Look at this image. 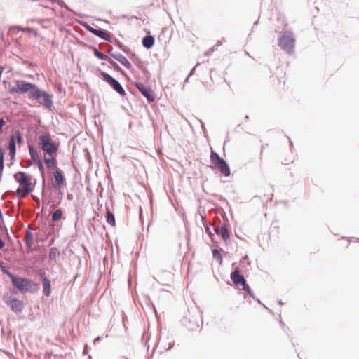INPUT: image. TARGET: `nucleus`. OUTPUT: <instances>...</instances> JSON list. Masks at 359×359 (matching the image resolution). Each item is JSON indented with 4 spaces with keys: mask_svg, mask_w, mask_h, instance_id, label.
Segmentation results:
<instances>
[{
    "mask_svg": "<svg viewBox=\"0 0 359 359\" xmlns=\"http://www.w3.org/2000/svg\"><path fill=\"white\" fill-rule=\"evenodd\" d=\"M0 270L11 280L13 287L21 294H35L40 289V284L27 277H22L11 272L0 260Z\"/></svg>",
    "mask_w": 359,
    "mask_h": 359,
    "instance_id": "obj_1",
    "label": "nucleus"
},
{
    "mask_svg": "<svg viewBox=\"0 0 359 359\" xmlns=\"http://www.w3.org/2000/svg\"><path fill=\"white\" fill-rule=\"evenodd\" d=\"M30 100H35L36 103L44 106L46 109L52 110L53 107V95L48 91L40 88L37 85L35 86L32 94L28 95Z\"/></svg>",
    "mask_w": 359,
    "mask_h": 359,
    "instance_id": "obj_2",
    "label": "nucleus"
},
{
    "mask_svg": "<svg viewBox=\"0 0 359 359\" xmlns=\"http://www.w3.org/2000/svg\"><path fill=\"white\" fill-rule=\"evenodd\" d=\"M39 147L43 151L44 156H57L59 143H54L49 133L43 134L39 138Z\"/></svg>",
    "mask_w": 359,
    "mask_h": 359,
    "instance_id": "obj_3",
    "label": "nucleus"
},
{
    "mask_svg": "<svg viewBox=\"0 0 359 359\" xmlns=\"http://www.w3.org/2000/svg\"><path fill=\"white\" fill-rule=\"evenodd\" d=\"M199 320L201 324L203 323L201 314L197 311H190L187 310V312L184 316L180 320L182 326L186 327L189 331H195L199 327Z\"/></svg>",
    "mask_w": 359,
    "mask_h": 359,
    "instance_id": "obj_4",
    "label": "nucleus"
},
{
    "mask_svg": "<svg viewBox=\"0 0 359 359\" xmlns=\"http://www.w3.org/2000/svg\"><path fill=\"white\" fill-rule=\"evenodd\" d=\"M210 159L213 165H208V168L211 170L219 169L224 177H229L231 175V169L228 162L212 149L210 152Z\"/></svg>",
    "mask_w": 359,
    "mask_h": 359,
    "instance_id": "obj_5",
    "label": "nucleus"
},
{
    "mask_svg": "<svg viewBox=\"0 0 359 359\" xmlns=\"http://www.w3.org/2000/svg\"><path fill=\"white\" fill-rule=\"evenodd\" d=\"M278 44L280 48L288 54H292L294 50L295 39L290 31H284L278 39Z\"/></svg>",
    "mask_w": 359,
    "mask_h": 359,
    "instance_id": "obj_6",
    "label": "nucleus"
},
{
    "mask_svg": "<svg viewBox=\"0 0 359 359\" xmlns=\"http://www.w3.org/2000/svg\"><path fill=\"white\" fill-rule=\"evenodd\" d=\"M36 84L25 80H15V85L10 88L8 93L10 94L24 95L32 94Z\"/></svg>",
    "mask_w": 359,
    "mask_h": 359,
    "instance_id": "obj_7",
    "label": "nucleus"
},
{
    "mask_svg": "<svg viewBox=\"0 0 359 359\" xmlns=\"http://www.w3.org/2000/svg\"><path fill=\"white\" fill-rule=\"evenodd\" d=\"M99 76L102 81L109 85L110 87L121 97H124L126 95V91L121 83L115 78L111 76L109 74L100 69Z\"/></svg>",
    "mask_w": 359,
    "mask_h": 359,
    "instance_id": "obj_8",
    "label": "nucleus"
},
{
    "mask_svg": "<svg viewBox=\"0 0 359 359\" xmlns=\"http://www.w3.org/2000/svg\"><path fill=\"white\" fill-rule=\"evenodd\" d=\"M82 25L85 27V29L89 32L90 33L94 34L98 38L107 41L108 42L112 43L114 39V35L109 32L100 28L99 27H93L90 26L88 22H83Z\"/></svg>",
    "mask_w": 359,
    "mask_h": 359,
    "instance_id": "obj_9",
    "label": "nucleus"
},
{
    "mask_svg": "<svg viewBox=\"0 0 359 359\" xmlns=\"http://www.w3.org/2000/svg\"><path fill=\"white\" fill-rule=\"evenodd\" d=\"M230 278L237 289L244 290L248 288L249 285L244 276L240 273L238 267L231 273Z\"/></svg>",
    "mask_w": 359,
    "mask_h": 359,
    "instance_id": "obj_10",
    "label": "nucleus"
},
{
    "mask_svg": "<svg viewBox=\"0 0 359 359\" xmlns=\"http://www.w3.org/2000/svg\"><path fill=\"white\" fill-rule=\"evenodd\" d=\"M133 85L138 89L140 93L147 99L149 103L154 102L156 96L154 90L150 86H144L141 81H137Z\"/></svg>",
    "mask_w": 359,
    "mask_h": 359,
    "instance_id": "obj_11",
    "label": "nucleus"
},
{
    "mask_svg": "<svg viewBox=\"0 0 359 359\" xmlns=\"http://www.w3.org/2000/svg\"><path fill=\"white\" fill-rule=\"evenodd\" d=\"M37 276H39L42 287H43V294L49 297L51 294V281L50 278L47 276L46 272L43 269H38L36 271Z\"/></svg>",
    "mask_w": 359,
    "mask_h": 359,
    "instance_id": "obj_12",
    "label": "nucleus"
},
{
    "mask_svg": "<svg viewBox=\"0 0 359 359\" xmlns=\"http://www.w3.org/2000/svg\"><path fill=\"white\" fill-rule=\"evenodd\" d=\"M53 177L55 180L53 184V189L58 190L67 186V181L64 172L59 168H56L53 172Z\"/></svg>",
    "mask_w": 359,
    "mask_h": 359,
    "instance_id": "obj_13",
    "label": "nucleus"
},
{
    "mask_svg": "<svg viewBox=\"0 0 359 359\" xmlns=\"http://www.w3.org/2000/svg\"><path fill=\"white\" fill-rule=\"evenodd\" d=\"M4 302L16 314L21 313L25 308L24 302L18 298H13L10 300L4 301Z\"/></svg>",
    "mask_w": 359,
    "mask_h": 359,
    "instance_id": "obj_14",
    "label": "nucleus"
},
{
    "mask_svg": "<svg viewBox=\"0 0 359 359\" xmlns=\"http://www.w3.org/2000/svg\"><path fill=\"white\" fill-rule=\"evenodd\" d=\"M13 178L17 183L22 184L24 188H26V184H32V180H33V177L23 171H19L15 173Z\"/></svg>",
    "mask_w": 359,
    "mask_h": 359,
    "instance_id": "obj_15",
    "label": "nucleus"
},
{
    "mask_svg": "<svg viewBox=\"0 0 359 359\" xmlns=\"http://www.w3.org/2000/svg\"><path fill=\"white\" fill-rule=\"evenodd\" d=\"M36 181V179H34V184H26V188H24V187H18L16 189V194L18 197L22 198L32 193L35 188Z\"/></svg>",
    "mask_w": 359,
    "mask_h": 359,
    "instance_id": "obj_16",
    "label": "nucleus"
},
{
    "mask_svg": "<svg viewBox=\"0 0 359 359\" xmlns=\"http://www.w3.org/2000/svg\"><path fill=\"white\" fill-rule=\"evenodd\" d=\"M109 56L113 59L118 61L120 64H121L123 67H125L128 69H130L132 68V65L129 62V60L122 54L119 53H109Z\"/></svg>",
    "mask_w": 359,
    "mask_h": 359,
    "instance_id": "obj_17",
    "label": "nucleus"
},
{
    "mask_svg": "<svg viewBox=\"0 0 359 359\" xmlns=\"http://www.w3.org/2000/svg\"><path fill=\"white\" fill-rule=\"evenodd\" d=\"M7 149L9 151L11 164H13L15 161L16 154L15 139L14 137H9L8 142L7 143Z\"/></svg>",
    "mask_w": 359,
    "mask_h": 359,
    "instance_id": "obj_18",
    "label": "nucleus"
},
{
    "mask_svg": "<svg viewBox=\"0 0 359 359\" xmlns=\"http://www.w3.org/2000/svg\"><path fill=\"white\" fill-rule=\"evenodd\" d=\"M155 43V38L151 34H148L142 37V45L144 48L147 50L151 49Z\"/></svg>",
    "mask_w": 359,
    "mask_h": 359,
    "instance_id": "obj_19",
    "label": "nucleus"
},
{
    "mask_svg": "<svg viewBox=\"0 0 359 359\" xmlns=\"http://www.w3.org/2000/svg\"><path fill=\"white\" fill-rule=\"evenodd\" d=\"M106 209V220L107 222L112 227L116 226V219L114 212L109 208L107 203L105 205Z\"/></svg>",
    "mask_w": 359,
    "mask_h": 359,
    "instance_id": "obj_20",
    "label": "nucleus"
},
{
    "mask_svg": "<svg viewBox=\"0 0 359 359\" xmlns=\"http://www.w3.org/2000/svg\"><path fill=\"white\" fill-rule=\"evenodd\" d=\"M218 232H219V233L217 236H220L223 239L224 243L226 245H227L228 242L230 240V233L224 224H223L220 226L219 231H218Z\"/></svg>",
    "mask_w": 359,
    "mask_h": 359,
    "instance_id": "obj_21",
    "label": "nucleus"
},
{
    "mask_svg": "<svg viewBox=\"0 0 359 359\" xmlns=\"http://www.w3.org/2000/svg\"><path fill=\"white\" fill-rule=\"evenodd\" d=\"M34 236L29 226L26 229V238L25 243L27 248H31L34 245Z\"/></svg>",
    "mask_w": 359,
    "mask_h": 359,
    "instance_id": "obj_22",
    "label": "nucleus"
},
{
    "mask_svg": "<svg viewBox=\"0 0 359 359\" xmlns=\"http://www.w3.org/2000/svg\"><path fill=\"white\" fill-rule=\"evenodd\" d=\"M222 250H222V248L212 249V257L217 262H218V263L219 264H222V262H223V258H222V253H221Z\"/></svg>",
    "mask_w": 359,
    "mask_h": 359,
    "instance_id": "obj_23",
    "label": "nucleus"
},
{
    "mask_svg": "<svg viewBox=\"0 0 359 359\" xmlns=\"http://www.w3.org/2000/svg\"><path fill=\"white\" fill-rule=\"evenodd\" d=\"M44 161L48 168H54L57 165V156H44Z\"/></svg>",
    "mask_w": 359,
    "mask_h": 359,
    "instance_id": "obj_24",
    "label": "nucleus"
},
{
    "mask_svg": "<svg viewBox=\"0 0 359 359\" xmlns=\"http://www.w3.org/2000/svg\"><path fill=\"white\" fill-rule=\"evenodd\" d=\"M18 290L17 289H15L14 287L13 289H11L10 290V292H6L3 295V301H6V300H10L11 299H13V298H18L17 297V294H18Z\"/></svg>",
    "mask_w": 359,
    "mask_h": 359,
    "instance_id": "obj_25",
    "label": "nucleus"
},
{
    "mask_svg": "<svg viewBox=\"0 0 359 359\" xmlns=\"http://www.w3.org/2000/svg\"><path fill=\"white\" fill-rule=\"evenodd\" d=\"M130 60L137 65L140 69L141 67L146 66L145 62L142 60L136 54H133L132 57H130Z\"/></svg>",
    "mask_w": 359,
    "mask_h": 359,
    "instance_id": "obj_26",
    "label": "nucleus"
},
{
    "mask_svg": "<svg viewBox=\"0 0 359 359\" xmlns=\"http://www.w3.org/2000/svg\"><path fill=\"white\" fill-rule=\"evenodd\" d=\"M10 137H14L15 139V144H22L23 142V136L21 132L18 130H15L13 134H12Z\"/></svg>",
    "mask_w": 359,
    "mask_h": 359,
    "instance_id": "obj_27",
    "label": "nucleus"
},
{
    "mask_svg": "<svg viewBox=\"0 0 359 359\" xmlns=\"http://www.w3.org/2000/svg\"><path fill=\"white\" fill-rule=\"evenodd\" d=\"M42 177L45 175V168L41 158L34 161Z\"/></svg>",
    "mask_w": 359,
    "mask_h": 359,
    "instance_id": "obj_28",
    "label": "nucleus"
},
{
    "mask_svg": "<svg viewBox=\"0 0 359 359\" xmlns=\"http://www.w3.org/2000/svg\"><path fill=\"white\" fill-rule=\"evenodd\" d=\"M93 51L94 55L99 60L107 61L108 60V57L99 51V50L96 47H93Z\"/></svg>",
    "mask_w": 359,
    "mask_h": 359,
    "instance_id": "obj_29",
    "label": "nucleus"
},
{
    "mask_svg": "<svg viewBox=\"0 0 359 359\" xmlns=\"http://www.w3.org/2000/svg\"><path fill=\"white\" fill-rule=\"evenodd\" d=\"M107 62L109 64L110 67H112L114 69V70L116 71V72H123V69L121 67V66L117 62H116L114 60H113L112 59L108 58Z\"/></svg>",
    "mask_w": 359,
    "mask_h": 359,
    "instance_id": "obj_30",
    "label": "nucleus"
},
{
    "mask_svg": "<svg viewBox=\"0 0 359 359\" xmlns=\"http://www.w3.org/2000/svg\"><path fill=\"white\" fill-rule=\"evenodd\" d=\"M57 255H59L58 249L56 247L50 248L48 255L49 259L55 260Z\"/></svg>",
    "mask_w": 359,
    "mask_h": 359,
    "instance_id": "obj_31",
    "label": "nucleus"
},
{
    "mask_svg": "<svg viewBox=\"0 0 359 359\" xmlns=\"http://www.w3.org/2000/svg\"><path fill=\"white\" fill-rule=\"evenodd\" d=\"M62 210L61 209H57L55 210V212L53 213L51 219L53 222H57L59 221L62 217Z\"/></svg>",
    "mask_w": 359,
    "mask_h": 359,
    "instance_id": "obj_32",
    "label": "nucleus"
},
{
    "mask_svg": "<svg viewBox=\"0 0 359 359\" xmlns=\"http://www.w3.org/2000/svg\"><path fill=\"white\" fill-rule=\"evenodd\" d=\"M203 226H204L205 233L207 235H208L209 238H212V237H215V234L212 232V230H211V227L212 226L213 227V224H212V223L205 224L203 222Z\"/></svg>",
    "mask_w": 359,
    "mask_h": 359,
    "instance_id": "obj_33",
    "label": "nucleus"
},
{
    "mask_svg": "<svg viewBox=\"0 0 359 359\" xmlns=\"http://www.w3.org/2000/svg\"><path fill=\"white\" fill-rule=\"evenodd\" d=\"M29 153L34 161H36V159L41 158L38 152L33 147H29Z\"/></svg>",
    "mask_w": 359,
    "mask_h": 359,
    "instance_id": "obj_34",
    "label": "nucleus"
},
{
    "mask_svg": "<svg viewBox=\"0 0 359 359\" xmlns=\"http://www.w3.org/2000/svg\"><path fill=\"white\" fill-rule=\"evenodd\" d=\"M54 87H55V90L56 92L62 93L63 96H65L66 95V91H65V88L62 87V83H55Z\"/></svg>",
    "mask_w": 359,
    "mask_h": 359,
    "instance_id": "obj_35",
    "label": "nucleus"
},
{
    "mask_svg": "<svg viewBox=\"0 0 359 359\" xmlns=\"http://www.w3.org/2000/svg\"><path fill=\"white\" fill-rule=\"evenodd\" d=\"M140 70L141 72H142V74H144V76L146 77L147 79H149L150 77H151V73L149 72V71L147 69L146 66L144 67H140Z\"/></svg>",
    "mask_w": 359,
    "mask_h": 359,
    "instance_id": "obj_36",
    "label": "nucleus"
},
{
    "mask_svg": "<svg viewBox=\"0 0 359 359\" xmlns=\"http://www.w3.org/2000/svg\"><path fill=\"white\" fill-rule=\"evenodd\" d=\"M121 50L125 53L130 58L132 57L133 54H135V53L132 52V50L127 46H124L123 48H121Z\"/></svg>",
    "mask_w": 359,
    "mask_h": 359,
    "instance_id": "obj_37",
    "label": "nucleus"
},
{
    "mask_svg": "<svg viewBox=\"0 0 359 359\" xmlns=\"http://www.w3.org/2000/svg\"><path fill=\"white\" fill-rule=\"evenodd\" d=\"M6 151L3 147H0V163H4L5 161Z\"/></svg>",
    "mask_w": 359,
    "mask_h": 359,
    "instance_id": "obj_38",
    "label": "nucleus"
},
{
    "mask_svg": "<svg viewBox=\"0 0 359 359\" xmlns=\"http://www.w3.org/2000/svg\"><path fill=\"white\" fill-rule=\"evenodd\" d=\"M279 323H280V325L281 326L283 330L284 331V332H285L287 334V335L288 336V337L290 338V335L287 332L289 330V327H286V325H285V323L283 322V320L281 319L279 320Z\"/></svg>",
    "mask_w": 359,
    "mask_h": 359,
    "instance_id": "obj_39",
    "label": "nucleus"
},
{
    "mask_svg": "<svg viewBox=\"0 0 359 359\" xmlns=\"http://www.w3.org/2000/svg\"><path fill=\"white\" fill-rule=\"evenodd\" d=\"M112 43H114V45L116 46H117L120 50H121V48H123V46H125L118 39H116L114 36Z\"/></svg>",
    "mask_w": 359,
    "mask_h": 359,
    "instance_id": "obj_40",
    "label": "nucleus"
},
{
    "mask_svg": "<svg viewBox=\"0 0 359 359\" xmlns=\"http://www.w3.org/2000/svg\"><path fill=\"white\" fill-rule=\"evenodd\" d=\"M243 291H245V292H247L253 299H255V295L252 291V290L250 288V285L248 286V288H245V290H244Z\"/></svg>",
    "mask_w": 359,
    "mask_h": 359,
    "instance_id": "obj_41",
    "label": "nucleus"
},
{
    "mask_svg": "<svg viewBox=\"0 0 359 359\" xmlns=\"http://www.w3.org/2000/svg\"><path fill=\"white\" fill-rule=\"evenodd\" d=\"M210 243H208V244H209L210 245L214 247V248H220L218 245V243L217 241H215V237H212V238H210Z\"/></svg>",
    "mask_w": 359,
    "mask_h": 359,
    "instance_id": "obj_42",
    "label": "nucleus"
},
{
    "mask_svg": "<svg viewBox=\"0 0 359 359\" xmlns=\"http://www.w3.org/2000/svg\"><path fill=\"white\" fill-rule=\"evenodd\" d=\"M217 50V48H216V46H213L212 48H210L208 51H206V53H205V55L206 56H210L211 55L215 50Z\"/></svg>",
    "mask_w": 359,
    "mask_h": 359,
    "instance_id": "obj_43",
    "label": "nucleus"
},
{
    "mask_svg": "<svg viewBox=\"0 0 359 359\" xmlns=\"http://www.w3.org/2000/svg\"><path fill=\"white\" fill-rule=\"evenodd\" d=\"M0 229L2 232H5L6 233L8 234V229L4 223V224H2V223H0Z\"/></svg>",
    "mask_w": 359,
    "mask_h": 359,
    "instance_id": "obj_44",
    "label": "nucleus"
},
{
    "mask_svg": "<svg viewBox=\"0 0 359 359\" xmlns=\"http://www.w3.org/2000/svg\"><path fill=\"white\" fill-rule=\"evenodd\" d=\"M6 124V121L4 118H0V133L1 132L4 126Z\"/></svg>",
    "mask_w": 359,
    "mask_h": 359,
    "instance_id": "obj_45",
    "label": "nucleus"
},
{
    "mask_svg": "<svg viewBox=\"0 0 359 359\" xmlns=\"http://www.w3.org/2000/svg\"><path fill=\"white\" fill-rule=\"evenodd\" d=\"M245 260L248 261V264L250 266L251 264V262L248 259V255H245L244 257H242V259L240 260V263L243 262Z\"/></svg>",
    "mask_w": 359,
    "mask_h": 359,
    "instance_id": "obj_46",
    "label": "nucleus"
},
{
    "mask_svg": "<svg viewBox=\"0 0 359 359\" xmlns=\"http://www.w3.org/2000/svg\"><path fill=\"white\" fill-rule=\"evenodd\" d=\"M198 121L201 123V129H202L203 132L205 133L206 132V128H205V123L203 122L202 120H201V119H198Z\"/></svg>",
    "mask_w": 359,
    "mask_h": 359,
    "instance_id": "obj_47",
    "label": "nucleus"
},
{
    "mask_svg": "<svg viewBox=\"0 0 359 359\" xmlns=\"http://www.w3.org/2000/svg\"><path fill=\"white\" fill-rule=\"evenodd\" d=\"M118 73L121 74L123 76H125L128 79V81L130 80V77L128 76L127 73L124 70H123V72H118Z\"/></svg>",
    "mask_w": 359,
    "mask_h": 359,
    "instance_id": "obj_48",
    "label": "nucleus"
},
{
    "mask_svg": "<svg viewBox=\"0 0 359 359\" xmlns=\"http://www.w3.org/2000/svg\"><path fill=\"white\" fill-rule=\"evenodd\" d=\"M6 245V243L0 238V250L4 248Z\"/></svg>",
    "mask_w": 359,
    "mask_h": 359,
    "instance_id": "obj_49",
    "label": "nucleus"
},
{
    "mask_svg": "<svg viewBox=\"0 0 359 359\" xmlns=\"http://www.w3.org/2000/svg\"><path fill=\"white\" fill-rule=\"evenodd\" d=\"M212 231L214 232L213 233L214 234H216V235H218L219 232V228H217V227H212Z\"/></svg>",
    "mask_w": 359,
    "mask_h": 359,
    "instance_id": "obj_50",
    "label": "nucleus"
},
{
    "mask_svg": "<svg viewBox=\"0 0 359 359\" xmlns=\"http://www.w3.org/2000/svg\"><path fill=\"white\" fill-rule=\"evenodd\" d=\"M189 75H187V76L185 78L184 81V85H183V87H182V89H184V86L185 84L188 83L189 81Z\"/></svg>",
    "mask_w": 359,
    "mask_h": 359,
    "instance_id": "obj_51",
    "label": "nucleus"
},
{
    "mask_svg": "<svg viewBox=\"0 0 359 359\" xmlns=\"http://www.w3.org/2000/svg\"><path fill=\"white\" fill-rule=\"evenodd\" d=\"M73 198H74V196H73V195H72V194H70V193H67V200H68V201H72V200H73Z\"/></svg>",
    "mask_w": 359,
    "mask_h": 359,
    "instance_id": "obj_52",
    "label": "nucleus"
},
{
    "mask_svg": "<svg viewBox=\"0 0 359 359\" xmlns=\"http://www.w3.org/2000/svg\"><path fill=\"white\" fill-rule=\"evenodd\" d=\"M88 353V344H86L83 350V354L86 355Z\"/></svg>",
    "mask_w": 359,
    "mask_h": 359,
    "instance_id": "obj_53",
    "label": "nucleus"
},
{
    "mask_svg": "<svg viewBox=\"0 0 359 359\" xmlns=\"http://www.w3.org/2000/svg\"><path fill=\"white\" fill-rule=\"evenodd\" d=\"M102 339V337L100 336H98L97 337H95L93 340V343H96V342H98L100 341V340Z\"/></svg>",
    "mask_w": 359,
    "mask_h": 359,
    "instance_id": "obj_54",
    "label": "nucleus"
},
{
    "mask_svg": "<svg viewBox=\"0 0 359 359\" xmlns=\"http://www.w3.org/2000/svg\"><path fill=\"white\" fill-rule=\"evenodd\" d=\"M196 68V65H195L191 69V71L189 72V76H191L193 74H194V72L195 70V69Z\"/></svg>",
    "mask_w": 359,
    "mask_h": 359,
    "instance_id": "obj_55",
    "label": "nucleus"
},
{
    "mask_svg": "<svg viewBox=\"0 0 359 359\" xmlns=\"http://www.w3.org/2000/svg\"><path fill=\"white\" fill-rule=\"evenodd\" d=\"M55 242V238H52L50 241H49V245H51L54 243Z\"/></svg>",
    "mask_w": 359,
    "mask_h": 359,
    "instance_id": "obj_56",
    "label": "nucleus"
},
{
    "mask_svg": "<svg viewBox=\"0 0 359 359\" xmlns=\"http://www.w3.org/2000/svg\"><path fill=\"white\" fill-rule=\"evenodd\" d=\"M266 310L269 312V313H270L271 315H273V316L274 315L273 311L271 309H270L269 308H266Z\"/></svg>",
    "mask_w": 359,
    "mask_h": 359,
    "instance_id": "obj_57",
    "label": "nucleus"
},
{
    "mask_svg": "<svg viewBox=\"0 0 359 359\" xmlns=\"http://www.w3.org/2000/svg\"><path fill=\"white\" fill-rule=\"evenodd\" d=\"M174 344H169V346L166 348V351H168L170 350H171L173 347Z\"/></svg>",
    "mask_w": 359,
    "mask_h": 359,
    "instance_id": "obj_58",
    "label": "nucleus"
},
{
    "mask_svg": "<svg viewBox=\"0 0 359 359\" xmlns=\"http://www.w3.org/2000/svg\"><path fill=\"white\" fill-rule=\"evenodd\" d=\"M258 304H259L260 305L262 304V302H261V300L259 299H258L257 297H255V299Z\"/></svg>",
    "mask_w": 359,
    "mask_h": 359,
    "instance_id": "obj_59",
    "label": "nucleus"
},
{
    "mask_svg": "<svg viewBox=\"0 0 359 359\" xmlns=\"http://www.w3.org/2000/svg\"><path fill=\"white\" fill-rule=\"evenodd\" d=\"M222 43L220 41H218L215 46H216V48H217V46H222Z\"/></svg>",
    "mask_w": 359,
    "mask_h": 359,
    "instance_id": "obj_60",
    "label": "nucleus"
},
{
    "mask_svg": "<svg viewBox=\"0 0 359 359\" xmlns=\"http://www.w3.org/2000/svg\"><path fill=\"white\" fill-rule=\"evenodd\" d=\"M286 137H287V138H288V139H289V140H290V147H293V143H292V142L290 140V137H289L288 136H287V135H286Z\"/></svg>",
    "mask_w": 359,
    "mask_h": 359,
    "instance_id": "obj_61",
    "label": "nucleus"
},
{
    "mask_svg": "<svg viewBox=\"0 0 359 359\" xmlns=\"http://www.w3.org/2000/svg\"><path fill=\"white\" fill-rule=\"evenodd\" d=\"M112 50H113V48L112 47H110V48L108 50V54L109 55V53H114L112 52Z\"/></svg>",
    "mask_w": 359,
    "mask_h": 359,
    "instance_id": "obj_62",
    "label": "nucleus"
},
{
    "mask_svg": "<svg viewBox=\"0 0 359 359\" xmlns=\"http://www.w3.org/2000/svg\"><path fill=\"white\" fill-rule=\"evenodd\" d=\"M278 304L279 305H283V301H282L281 299H279V300L278 301Z\"/></svg>",
    "mask_w": 359,
    "mask_h": 359,
    "instance_id": "obj_63",
    "label": "nucleus"
},
{
    "mask_svg": "<svg viewBox=\"0 0 359 359\" xmlns=\"http://www.w3.org/2000/svg\"><path fill=\"white\" fill-rule=\"evenodd\" d=\"M257 24H258V20H257V21H255V22H254V25H257Z\"/></svg>",
    "mask_w": 359,
    "mask_h": 359,
    "instance_id": "obj_64",
    "label": "nucleus"
}]
</instances>
